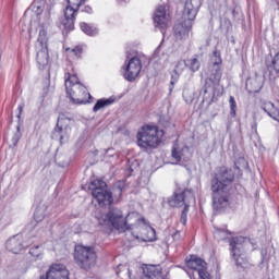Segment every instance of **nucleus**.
<instances>
[{
  "label": "nucleus",
  "instance_id": "obj_22",
  "mask_svg": "<svg viewBox=\"0 0 279 279\" xmlns=\"http://www.w3.org/2000/svg\"><path fill=\"white\" fill-rule=\"evenodd\" d=\"M112 104H114L113 97L100 98L96 101L93 112H99V110H102V108H108V106H112Z\"/></svg>",
  "mask_w": 279,
  "mask_h": 279
},
{
  "label": "nucleus",
  "instance_id": "obj_23",
  "mask_svg": "<svg viewBox=\"0 0 279 279\" xmlns=\"http://www.w3.org/2000/svg\"><path fill=\"white\" fill-rule=\"evenodd\" d=\"M80 27L86 36H97L99 34V28L95 26V24H88L86 22H82Z\"/></svg>",
  "mask_w": 279,
  "mask_h": 279
},
{
  "label": "nucleus",
  "instance_id": "obj_35",
  "mask_svg": "<svg viewBox=\"0 0 279 279\" xmlns=\"http://www.w3.org/2000/svg\"><path fill=\"white\" fill-rule=\"evenodd\" d=\"M82 12H85L86 14H93V8L90 5H85L84 9H82Z\"/></svg>",
  "mask_w": 279,
  "mask_h": 279
},
{
  "label": "nucleus",
  "instance_id": "obj_39",
  "mask_svg": "<svg viewBox=\"0 0 279 279\" xmlns=\"http://www.w3.org/2000/svg\"><path fill=\"white\" fill-rule=\"evenodd\" d=\"M17 110H19L17 119H21V114H23V106L19 105Z\"/></svg>",
  "mask_w": 279,
  "mask_h": 279
},
{
  "label": "nucleus",
  "instance_id": "obj_19",
  "mask_svg": "<svg viewBox=\"0 0 279 279\" xmlns=\"http://www.w3.org/2000/svg\"><path fill=\"white\" fill-rule=\"evenodd\" d=\"M5 247L9 252H12V254H19L23 252V239L19 235L13 236L7 241Z\"/></svg>",
  "mask_w": 279,
  "mask_h": 279
},
{
  "label": "nucleus",
  "instance_id": "obj_14",
  "mask_svg": "<svg viewBox=\"0 0 279 279\" xmlns=\"http://www.w3.org/2000/svg\"><path fill=\"white\" fill-rule=\"evenodd\" d=\"M143 69V62L138 57H133L125 65L124 80L126 82H134L141 75Z\"/></svg>",
  "mask_w": 279,
  "mask_h": 279
},
{
  "label": "nucleus",
  "instance_id": "obj_49",
  "mask_svg": "<svg viewBox=\"0 0 279 279\" xmlns=\"http://www.w3.org/2000/svg\"><path fill=\"white\" fill-rule=\"evenodd\" d=\"M277 5H278V11H279V1H277Z\"/></svg>",
  "mask_w": 279,
  "mask_h": 279
},
{
  "label": "nucleus",
  "instance_id": "obj_8",
  "mask_svg": "<svg viewBox=\"0 0 279 279\" xmlns=\"http://www.w3.org/2000/svg\"><path fill=\"white\" fill-rule=\"evenodd\" d=\"M89 191H92V195L99 206H112L114 198H112V192L108 191V184L104 180L92 181Z\"/></svg>",
  "mask_w": 279,
  "mask_h": 279
},
{
  "label": "nucleus",
  "instance_id": "obj_31",
  "mask_svg": "<svg viewBox=\"0 0 279 279\" xmlns=\"http://www.w3.org/2000/svg\"><path fill=\"white\" fill-rule=\"evenodd\" d=\"M49 24H41L37 27L38 36H47Z\"/></svg>",
  "mask_w": 279,
  "mask_h": 279
},
{
  "label": "nucleus",
  "instance_id": "obj_24",
  "mask_svg": "<svg viewBox=\"0 0 279 279\" xmlns=\"http://www.w3.org/2000/svg\"><path fill=\"white\" fill-rule=\"evenodd\" d=\"M214 78H206L205 81V87L203 88L204 95L208 93V83L211 82V84H219L221 82V70L219 68L216 69V72L213 74Z\"/></svg>",
  "mask_w": 279,
  "mask_h": 279
},
{
  "label": "nucleus",
  "instance_id": "obj_4",
  "mask_svg": "<svg viewBox=\"0 0 279 279\" xmlns=\"http://www.w3.org/2000/svg\"><path fill=\"white\" fill-rule=\"evenodd\" d=\"M160 134H162V131H158L156 126H143L137 133L138 147H142V149H156L162 143Z\"/></svg>",
  "mask_w": 279,
  "mask_h": 279
},
{
  "label": "nucleus",
  "instance_id": "obj_27",
  "mask_svg": "<svg viewBox=\"0 0 279 279\" xmlns=\"http://www.w3.org/2000/svg\"><path fill=\"white\" fill-rule=\"evenodd\" d=\"M210 62L214 64V66H219L223 60L221 59V52L219 50H214L213 54L210 57Z\"/></svg>",
  "mask_w": 279,
  "mask_h": 279
},
{
  "label": "nucleus",
  "instance_id": "obj_20",
  "mask_svg": "<svg viewBox=\"0 0 279 279\" xmlns=\"http://www.w3.org/2000/svg\"><path fill=\"white\" fill-rule=\"evenodd\" d=\"M28 254L31 256L32 263H36L45 258V250H43V245L31 246L28 250Z\"/></svg>",
  "mask_w": 279,
  "mask_h": 279
},
{
  "label": "nucleus",
  "instance_id": "obj_33",
  "mask_svg": "<svg viewBox=\"0 0 279 279\" xmlns=\"http://www.w3.org/2000/svg\"><path fill=\"white\" fill-rule=\"evenodd\" d=\"M272 66L277 73H279V51L275 54L272 59Z\"/></svg>",
  "mask_w": 279,
  "mask_h": 279
},
{
  "label": "nucleus",
  "instance_id": "obj_7",
  "mask_svg": "<svg viewBox=\"0 0 279 279\" xmlns=\"http://www.w3.org/2000/svg\"><path fill=\"white\" fill-rule=\"evenodd\" d=\"M98 221L100 226H112L119 232H126V230H132L134 227V225L128 222V218L123 217V211L119 208H111Z\"/></svg>",
  "mask_w": 279,
  "mask_h": 279
},
{
  "label": "nucleus",
  "instance_id": "obj_40",
  "mask_svg": "<svg viewBox=\"0 0 279 279\" xmlns=\"http://www.w3.org/2000/svg\"><path fill=\"white\" fill-rule=\"evenodd\" d=\"M160 47H162V44H160V45L158 46V48L155 50V52H154V58H158V53H159V51H160Z\"/></svg>",
  "mask_w": 279,
  "mask_h": 279
},
{
  "label": "nucleus",
  "instance_id": "obj_12",
  "mask_svg": "<svg viewBox=\"0 0 279 279\" xmlns=\"http://www.w3.org/2000/svg\"><path fill=\"white\" fill-rule=\"evenodd\" d=\"M71 136V118L66 114L60 113L58 117L57 125L52 132V138L59 140L61 145L69 142Z\"/></svg>",
  "mask_w": 279,
  "mask_h": 279
},
{
  "label": "nucleus",
  "instance_id": "obj_26",
  "mask_svg": "<svg viewBox=\"0 0 279 279\" xmlns=\"http://www.w3.org/2000/svg\"><path fill=\"white\" fill-rule=\"evenodd\" d=\"M65 51H70L72 58L75 60H81L82 53H84V48L82 46H76L74 48H68Z\"/></svg>",
  "mask_w": 279,
  "mask_h": 279
},
{
  "label": "nucleus",
  "instance_id": "obj_38",
  "mask_svg": "<svg viewBox=\"0 0 279 279\" xmlns=\"http://www.w3.org/2000/svg\"><path fill=\"white\" fill-rule=\"evenodd\" d=\"M186 217H187V214L181 213V223H183V226H186Z\"/></svg>",
  "mask_w": 279,
  "mask_h": 279
},
{
  "label": "nucleus",
  "instance_id": "obj_43",
  "mask_svg": "<svg viewBox=\"0 0 279 279\" xmlns=\"http://www.w3.org/2000/svg\"><path fill=\"white\" fill-rule=\"evenodd\" d=\"M240 162H242L243 167H247V161H245V159H240Z\"/></svg>",
  "mask_w": 279,
  "mask_h": 279
},
{
  "label": "nucleus",
  "instance_id": "obj_17",
  "mask_svg": "<svg viewBox=\"0 0 279 279\" xmlns=\"http://www.w3.org/2000/svg\"><path fill=\"white\" fill-rule=\"evenodd\" d=\"M143 275L141 279H165V276H162V271H160V268L154 265L144 266L143 268Z\"/></svg>",
  "mask_w": 279,
  "mask_h": 279
},
{
  "label": "nucleus",
  "instance_id": "obj_30",
  "mask_svg": "<svg viewBox=\"0 0 279 279\" xmlns=\"http://www.w3.org/2000/svg\"><path fill=\"white\" fill-rule=\"evenodd\" d=\"M231 117H236V100H234L233 96L229 98Z\"/></svg>",
  "mask_w": 279,
  "mask_h": 279
},
{
  "label": "nucleus",
  "instance_id": "obj_16",
  "mask_svg": "<svg viewBox=\"0 0 279 279\" xmlns=\"http://www.w3.org/2000/svg\"><path fill=\"white\" fill-rule=\"evenodd\" d=\"M263 84H265V76L255 72L246 80L245 87L250 95H254L260 93Z\"/></svg>",
  "mask_w": 279,
  "mask_h": 279
},
{
  "label": "nucleus",
  "instance_id": "obj_11",
  "mask_svg": "<svg viewBox=\"0 0 279 279\" xmlns=\"http://www.w3.org/2000/svg\"><path fill=\"white\" fill-rule=\"evenodd\" d=\"M153 23L155 29H158L162 36L167 34L169 29V23H171V14H169V5L159 4L155 9L153 14Z\"/></svg>",
  "mask_w": 279,
  "mask_h": 279
},
{
  "label": "nucleus",
  "instance_id": "obj_13",
  "mask_svg": "<svg viewBox=\"0 0 279 279\" xmlns=\"http://www.w3.org/2000/svg\"><path fill=\"white\" fill-rule=\"evenodd\" d=\"M49 38L47 36H39L36 43L37 49V66L40 71H45L49 66V49L47 48V43Z\"/></svg>",
  "mask_w": 279,
  "mask_h": 279
},
{
  "label": "nucleus",
  "instance_id": "obj_10",
  "mask_svg": "<svg viewBox=\"0 0 279 279\" xmlns=\"http://www.w3.org/2000/svg\"><path fill=\"white\" fill-rule=\"evenodd\" d=\"M86 3V0H68L64 10L63 34H69L75 29V16L80 12V8Z\"/></svg>",
  "mask_w": 279,
  "mask_h": 279
},
{
  "label": "nucleus",
  "instance_id": "obj_37",
  "mask_svg": "<svg viewBox=\"0 0 279 279\" xmlns=\"http://www.w3.org/2000/svg\"><path fill=\"white\" fill-rule=\"evenodd\" d=\"M20 140H21V133L17 132L13 136V144L16 145V143H19Z\"/></svg>",
  "mask_w": 279,
  "mask_h": 279
},
{
  "label": "nucleus",
  "instance_id": "obj_48",
  "mask_svg": "<svg viewBox=\"0 0 279 279\" xmlns=\"http://www.w3.org/2000/svg\"><path fill=\"white\" fill-rule=\"evenodd\" d=\"M235 169H241V167H239V161L235 162Z\"/></svg>",
  "mask_w": 279,
  "mask_h": 279
},
{
  "label": "nucleus",
  "instance_id": "obj_18",
  "mask_svg": "<svg viewBox=\"0 0 279 279\" xmlns=\"http://www.w3.org/2000/svg\"><path fill=\"white\" fill-rule=\"evenodd\" d=\"M171 156H172L173 160H175L177 165H178V162H182V161L189 162V160H191V157H192L191 151L189 150V147H184L181 150L173 147Z\"/></svg>",
  "mask_w": 279,
  "mask_h": 279
},
{
  "label": "nucleus",
  "instance_id": "obj_36",
  "mask_svg": "<svg viewBox=\"0 0 279 279\" xmlns=\"http://www.w3.org/2000/svg\"><path fill=\"white\" fill-rule=\"evenodd\" d=\"M191 203H185L183 206H184V208H183V210H182V214L183 215H189V208H191V205H190Z\"/></svg>",
  "mask_w": 279,
  "mask_h": 279
},
{
  "label": "nucleus",
  "instance_id": "obj_9",
  "mask_svg": "<svg viewBox=\"0 0 279 279\" xmlns=\"http://www.w3.org/2000/svg\"><path fill=\"white\" fill-rule=\"evenodd\" d=\"M186 274L191 279H213L208 272V264L206 260L192 255L190 259L186 260Z\"/></svg>",
  "mask_w": 279,
  "mask_h": 279
},
{
  "label": "nucleus",
  "instance_id": "obj_5",
  "mask_svg": "<svg viewBox=\"0 0 279 279\" xmlns=\"http://www.w3.org/2000/svg\"><path fill=\"white\" fill-rule=\"evenodd\" d=\"M246 238L244 236H235L229 241L231 259L234 262L238 269H252V264L245 256V248L243 247V243H245Z\"/></svg>",
  "mask_w": 279,
  "mask_h": 279
},
{
  "label": "nucleus",
  "instance_id": "obj_21",
  "mask_svg": "<svg viewBox=\"0 0 279 279\" xmlns=\"http://www.w3.org/2000/svg\"><path fill=\"white\" fill-rule=\"evenodd\" d=\"M262 109L264 110V112H266V114H268V117H270L275 121H279V110L278 108H276V106L272 105V102H265L262 106Z\"/></svg>",
  "mask_w": 279,
  "mask_h": 279
},
{
  "label": "nucleus",
  "instance_id": "obj_1",
  "mask_svg": "<svg viewBox=\"0 0 279 279\" xmlns=\"http://www.w3.org/2000/svg\"><path fill=\"white\" fill-rule=\"evenodd\" d=\"M236 174L232 168L218 167L211 174L210 191L215 215H221L232 204V186Z\"/></svg>",
  "mask_w": 279,
  "mask_h": 279
},
{
  "label": "nucleus",
  "instance_id": "obj_2",
  "mask_svg": "<svg viewBox=\"0 0 279 279\" xmlns=\"http://www.w3.org/2000/svg\"><path fill=\"white\" fill-rule=\"evenodd\" d=\"M64 80L65 90L72 104H93V96L88 93L86 86L80 82L73 68L72 72H65Z\"/></svg>",
  "mask_w": 279,
  "mask_h": 279
},
{
  "label": "nucleus",
  "instance_id": "obj_41",
  "mask_svg": "<svg viewBox=\"0 0 279 279\" xmlns=\"http://www.w3.org/2000/svg\"><path fill=\"white\" fill-rule=\"evenodd\" d=\"M35 13L37 14V16H40L43 14V8L37 7Z\"/></svg>",
  "mask_w": 279,
  "mask_h": 279
},
{
  "label": "nucleus",
  "instance_id": "obj_6",
  "mask_svg": "<svg viewBox=\"0 0 279 279\" xmlns=\"http://www.w3.org/2000/svg\"><path fill=\"white\" fill-rule=\"evenodd\" d=\"M74 263L84 269L85 271L90 270L92 267L97 265V253L93 246H84L78 244L74 248Z\"/></svg>",
  "mask_w": 279,
  "mask_h": 279
},
{
  "label": "nucleus",
  "instance_id": "obj_45",
  "mask_svg": "<svg viewBox=\"0 0 279 279\" xmlns=\"http://www.w3.org/2000/svg\"><path fill=\"white\" fill-rule=\"evenodd\" d=\"M128 276H129V279H132V270H130V268H128Z\"/></svg>",
  "mask_w": 279,
  "mask_h": 279
},
{
  "label": "nucleus",
  "instance_id": "obj_47",
  "mask_svg": "<svg viewBox=\"0 0 279 279\" xmlns=\"http://www.w3.org/2000/svg\"><path fill=\"white\" fill-rule=\"evenodd\" d=\"M179 235H180V232L174 233L173 239H178Z\"/></svg>",
  "mask_w": 279,
  "mask_h": 279
},
{
  "label": "nucleus",
  "instance_id": "obj_15",
  "mask_svg": "<svg viewBox=\"0 0 279 279\" xmlns=\"http://www.w3.org/2000/svg\"><path fill=\"white\" fill-rule=\"evenodd\" d=\"M191 199H195V195L191 190H184L183 192H174L172 198L169 201V205L179 208L185 204L191 203Z\"/></svg>",
  "mask_w": 279,
  "mask_h": 279
},
{
  "label": "nucleus",
  "instance_id": "obj_44",
  "mask_svg": "<svg viewBox=\"0 0 279 279\" xmlns=\"http://www.w3.org/2000/svg\"><path fill=\"white\" fill-rule=\"evenodd\" d=\"M149 232H151V234H156V230L151 227L148 228Z\"/></svg>",
  "mask_w": 279,
  "mask_h": 279
},
{
  "label": "nucleus",
  "instance_id": "obj_32",
  "mask_svg": "<svg viewBox=\"0 0 279 279\" xmlns=\"http://www.w3.org/2000/svg\"><path fill=\"white\" fill-rule=\"evenodd\" d=\"M45 219V213L40 209H36L34 213V220L39 223V221H43Z\"/></svg>",
  "mask_w": 279,
  "mask_h": 279
},
{
  "label": "nucleus",
  "instance_id": "obj_29",
  "mask_svg": "<svg viewBox=\"0 0 279 279\" xmlns=\"http://www.w3.org/2000/svg\"><path fill=\"white\" fill-rule=\"evenodd\" d=\"M180 80V74L178 73L177 70L173 71L171 75V81H170V93H173V88L175 86V83Z\"/></svg>",
  "mask_w": 279,
  "mask_h": 279
},
{
  "label": "nucleus",
  "instance_id": "obj_50",
  "mask_svg": "<svg viewBox=\"0 0 279 279\" xmlns=\"http://www.w3.org/2000/svg\"><path fill=\"white\" fill-rule=\"evenodd\" d=\"M252 128H256V123H254V124L252 125Z\"/></svg>",
  "mask_w": 279,
  "mask_h": 279
},
{
  "label": "nucleus",
  "instance_id": "obj_25",
  "mask_svg": "<svg viewBox=\"0 0 279 279\" xmlns=\"http://www.w3.org/2000/svg\"><path fill=\"white\" fill-rule=\"evenodd\" d=\"M220 32L221 34H225V36H228V34H232V21L229 19H225L220 23Z\"/></svg>",
  "mask_w": 279,
  "mask_h": 279
},
{
  "label": "nucleus",
  "instance_id": "obj_34",
  "mask_svg": "<svg viewBox=\"0 0 279 279\" xmlns=\"http://www.w3.org/2000/svg\"><path fill=\"white\" fill-rule=\"evenodd\" d=\"M121 184H122L121 182H118L114 185V191L118 193V195H121V193H123V186Z\"/></svg>",
  "mask_w": 279,
  "mask_h": 279
},
{
  "label": "nucleus",
  "instance_id": "obj_3",
  "mask_svg": "<svg viewBox=\"0 0 279 279\" xmlns=\"http://www.w3.org/2000/svg\"><path fill=\"white\" fill-rule=\"evenodd\" d=\"M199 8H202V2H199V0H190L185 2L181 22H177L173 26L174 36H191V34H193V23H195Z\"/></svg>",
  "mask_w": 279,
  "mask_h": 279
},
{
  "label": "nucleus",
  "instance_id": "obj_28",
  "mask_svg": "<svg viewBox=\"0 0 279 279\" xmlns=\"http://www.w3.org/2000/svg\"><path fill=\"white\" fill-rule=\"evenodd\" d=\"M189 64H190V69L193 73H195L196 71H199V60H197V58H193L189 60Z\"/></svg>",
  "mask_w": 279,
  "mask_h": 279
},
{
  "label": "nucleus",
  "instance_id": "obj_42",
  "mask_svg": "<svg viewBox=\"0 0 279 279\" xmlns=\"http://www.w3.org/2000/svg\"><path fill=\"white\" fill-rule=\"evenodd\" d=\"M226 230L217 229L216 234H226Z\"/></svg>",
  "mask_w": 279,
  "mask_h": 279
},
{
  "label": "nucleus",
  "instance_id": "obj_46",
  "mask_svg": "<svg viewBox=\"0 0 279 279\" xmlns=\"http://www.w3.org/2000/svg\"><path fill=\"white\" fill-rule=\"evenodd\" d=\"M118 1V3H128V1H130V0H117Z\"/></svg>",
  "mask_w": 279,
  "mask_h": 279
}]
</instances>
